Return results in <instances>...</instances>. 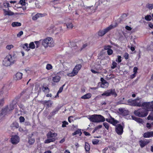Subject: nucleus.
I'll use <instances>...</instances> for the list:
<instances>
[{"label":"nucleus","mask_w":153,"mask_h":153,"mask_svg":"<svg viewBox=\"0 0 153 153\" xmlns=\"http://www.w3.org/2000/svg\"><path fill=\"white\" fill-rule=\"evenodd\" d=\"M146 102H143L141 100H140V98H138L136 100H128L127 101V103L125 104L134 106H141L143 109H145V106L147 104Z\"/></svg>","instance_id":"f257e3e1"},{"label":"nucleus","mask_w":153,"mask_h":153,"mask_svg":"<svg viewBox=\"0 0 153 153\" xmlns=\"http://www.w3.org/2000/svg\"><path fill=\"white\" fill-rule=\"evenodd\" d=\"M40 41H42V45L45 48L48 47H53L54 45L53 39L51 37L46 38L42 40H40Z\"/></svg>","instance_id":"f03ea898"},{"label":"nucleus","mask_w":153,"mask_h":153,"mask_svg":"<svg viewBox=\"0 0 153 153\" xmlns=\"http://www.w3.org/2000/svg\"><path fill=\"white\" fill-rule=\"evenodd\" d=\"M88 119L90 121L95 123L103 122L105 120L104 117L100 115H92L89 117Z\"/></svg>","instance_id":"7ed1b4c3"},{"label":"nucleus","mask_w":153,"mask_h":153,"mask_svg":"<svg viewBox=\"0 0 153 153\" xmlns=\"http://www.w3.org/2000/svg\"><path fill=\"white\" fill-rule=\"evenodd\" d=\"M16 59L14 56L10 55H7L3 61V64L6 66H7L14 63Z\"/></svg>","instance_id":"20e7f679"},{"label":"nucleus","mask_w":153,"mask_h":153,"mask_svg":"<svg viewBox=\"0 0 153 153\" xmlns=\"http://www.w3.org/2000/svg\"><path fill=\"white\" fill-rule=\"evenodd\" d=\"M138 110L135 111L134 113L137 116L140 117H143L146 116L148 114V111L146 109Z\"/></svg>","instance_id":"39448f33"},{"label":"nucleus","mask_w":153,"mask_h":153,"mask_svg":"<svg viewBox=\"0 0 153 153\" xmlns=\"http://www.w3.org/2000/svg\"><path fill=\"white\" fill-rule=\"evenodd\" d=\"M82 66L80 64L76 65L73 69V71L71 73L68 74L67 75L69 76H73L76 75Z\"/></svg>","instance_id":"423d86ee"},{"label":"nucleus","mask_w":153,"mask_h":153,"mask_svg":"<svg viewBox=\"0 0 153 153\" xmlns=\"http://www.w3.org/2000/svg\"><path fill=\"white\" fill-rule=\"evenodd\" d=\"M111 95L114 96L115 97H116L117 96V94L116 92L114 89H111L107 90L102 94V96H105L106 97L110 96Z\"/></svg>","instance_id":"0eeeda50"},{"label":"nucleus","mask_w":153,"mask_h":153,"mask_svg":"<svg viewBox=\"0 0 153 153\" xmlns=\"http://www.w3.org/2000/svg\"><path fill=\"white\" fill-rule=\"evenodd\" d=\"M113 28V26L110 25L105 29L100 30L98 32V35L99 36H102Z\"/></svg>","instance_id":"6e6552de"},{"label":"nucleus","mask_w":153,"mask_h":153,"mask_svg":"<svg viewBox=\"0 0 153 153\" xmlns=\"http://www.w3.org/2000/svg\"><path fill=\"white\" fill-rule=\"evenodd\" d=\"M123 127L121 124H119L116 126L115 131L119 135H121L123 132Z\"/></svg>","instance_id":"1a4fd4ad"},{"label":"nucleus","mask_w":153,"mask_h":153,"mask_svg":"<svg viewBox=\"0 0 153 153\" xmlns=\"http://www.w3.org/2000/svg\"><path fill=\"white\" fill-rule=\"evenodd\" d=\"M147 104L145 106V109L148 111H153V101L151 102H146Z\"/></svg>","instance_id":"9d476101"},{"label":"nucleus","mask_w":153,"mask_h":153,"mask_svg":"<svg viewBox=\"0 0 153 153\" xmlns=\"http://www.w3.org/2000/svg\"><path fill=\"white\" fill-rule=\"evenodd\" d=\"M19 141V137L17 135L13 136L11 138V143L13 144H16Z\"/></svg>","instance_id":"9b49d317"},{"label":"nucleus","mask_w":153,"mask_h":153,"mask_svg":"<svg viewBox=\"0 0 153 153\" xmlns=\"http://www.w3.org/2000/svg\"><path fill=\"white\" fill-rule=\"evenodd\" d=\"M41 102L44 105H46L47 107H51L53 104V102L51 100H44L42 101Z\"/></svg>","instance_id":"f8f14e48"},{"label":"nucleus","mask_w":153,"mask_h":153,"mask_svg":"<svg viewBox=\"0 0 153 153\" xmlns=\"http://www.w3.org/2000/svg\"><path fill=\"white\" fill-rule=\"evenodd\" d=\"M150 142L149 140H140L139 141V144L141 148H142L147 145Z\"/></svg>","instance_id":"ddd939ff"},{"label":"nucleus","mask_w":153,"mask_h":153,"mask_svg":"<svg viewBox=\"0 0 153 153\" xmlns=\"http://www.w3.org/2000/svg\"><path fill=\"white\" fill-rule=\"evenodd\" d=\"M119 113L123 115H126L128 114V111L124 108H119Z\"/></svg>","instance_id":"4468645a"},{"label":"nucleus","mask_w":153,"mask_h":153,"mask_svg":"<svg viewBox=\"0 0 153 153\" xmlns=\"http://www.w3.org/2000/svg\"><path fill=\"white\" fill-rule=\"evenodd\" d=\"M57 136V134L55 133H53L51 131L49 132L47 134L48 138H53L56 137Z\"/></svg>","instance_id":"2eb2a0df"},{"label":"nucleus","mask_w":153,"mask_h":153,"mask_svg":"<svg viewBox=\"0 0 153 153\" xmlns=\"http://www.w3.org/2000/svg\"><path fill=\"white\" fill-rule=\"evenodd\" d=\"M143 137L145 138H149L153 137V131L147 132L145 133Z\"/></svg>","instance_id":"dca6fc26"},{"label":"nucleus","mask_w":153,"mask_h":153,"mask_svg":"<svg viewBox=\"0 0 153 153\" xmlns=\"http://www.w3.org/2000/svg\"><path fill=\"white\" fill-rule=\"evenodd\" d=\"M23 74L22 73L19 72H17L15 75L14 78L16 80H19L21 79L22 77Z\"/></svg>","instance_id":"f3484780"},{"label":"nucleus","mask_w":153,"mask_h":153,"mask_svg":"<svg viewBox=\"0 0 153 153\" xmlns=\"http://www.w3.org/2000/svg\"><path fill=\"white\" fill-rule=\"evenodd\" d=\"M44 16H45L44 14L38 13L33 17L32 19L34 20H36L39 18L40 17H42Z\"/></svg>","instance_id":"a211bd4d"},{"label":"nucleus","mask_w":153,"mask_h":153,"mask_svg":"<svg viewBox=\"0 0 153 153\" xmlns=\"http://www.w3.org/2000/svg\"><path fill=\"white\" fill-rule=\"evenodd\" d=\"M3 10L4 12V15L5 16H12L14 15V13L10 10H6L5 9H3Z\"/></svg>","instance_id":"6ab92c4d"},{"label":"nucleus","mask_w":153,"mask_h":153,"mask_svg":"<svg viewBox=\"0 0 153 153\" xmlns=\"http://www.w3.org/2000/svg\"><path fill=\"white\" fill-rule=\"evenodd\" d=\"M43 91L46 93H48L50 91L49 89L46 86L45 84H43L42 86Z\"/></svg>","instance_id":"aec40b11"},{"label":"nucleus","mask_w":153,"mask_h":153,"mask_svg":"<svg viewBox=\"0 0 153 153\" xmlns=\"http://www.w3.org/2000/svg\"><path fill=\"white\" fill-rule=\"evenodd\" d=\"M108 86V83L106 81H104V82L102 83L100 85L101 87L103 88H107Z\"/></svg>","instance_id":"412c9836"},{"label":"nucleus","mask_w":153,"mask_h":153,"mask_svg":"<svg viewBox=\"0 0 153 153\" xmlns=\"http://www.w3.org/2000/svg\"><path fill=\"white\" fill-rule=\"evenodd\" d=\"M60 79V77L59 76H56L53 77L52 80L54 82H58Z\"/></svg>","instance_id":"4be33fe9"},{"label":"nucleus","mask_w":153,"mask_h":153,"mask_svg":"<svg viewBox=\"0 0 153 153\" xmlns=\"http://www.w3.org/2000/svg\"><path fill=\"white\" fill-rule=\"evenodd\" d=\"M91 97V93H89L81 97V98L82 99H88Z\"/></svg>","instance_id":"5701e85b"},{"label":"nucleus","mask_w":153,"mask_h":153,"mask_svg":"<svg viewBox=\"0 0 153 153\" xmlns=\"http://www.w3.org/2000/svg\"><path fill=\"white\" fill-rule=\"evenodd\" d=\"M22 24L21 23L18 22H14L12 23V26L13 27H19Z\"/></svg>","instance_id":"b1692460"},{"label":"nucleus","mask_w":153,"mask_h":153,"mask_svg":"<svg viewBox=\"0 0 153 153\" xmlns=\"http://www.w3.org/2000/svg\"><path fill=\"white\" fill-rule=\"evenodd\" d=\"M23 49L26 51H28L30 50L29 45L27 43H25L23 45Z\"/></svg>","instance_id":"393cba45"},{"label":"nucleus","mask_w":153,"mask_h":153,"mask_svg":"<svg viewBox=\"0 0 153 153\" xmlns=\"http://www.w3.org/2000/svg\"><path fill=\"white\" fill-rule=\"evenodd\" d=\"M48 139L45 140V143H48L51 142H53L55 141V139L54 138H48Z\"/></svg>","instance_id":"a878e982"},{"label":"nucleus","mask_w":153,"mask_h":153,"mask_svg":"<svg viewBox=\"0 0 153 153\" xmlns=\"http://www.w3.org/2000/svg\"><path fill=\"white\" fill-rule=\"evenodd\" d=\"M131 118L133 120H134L139 123H141L143 121L142 119L133 116H132Z\"/></svg>","instance_id":"bb28decb"},{"label":"nucleus","mask_w":153,"mask_h":153,"mask_svg":"<svg viewBox=\"0 0 153 153\" xmlns=\"http://www.w3.org/2000/svg\"><path fill=\"white\" fill-rule=\"evenodd\" d=\"M111 121V123L114 126H116V125L118 123H119V122L118 121L115 120V119L113 117L112 118Z\"/></svg>","instance_id":"cd10ccee"},{"label":"nucleus","mask_w":153,"mask_h":153,"mask_svg":"<svg viewBox=\"0 0 153 153\" xmlns=\"http://www.w3.org/2000/svg\"><path fill=\"white\" fill-rule=\"evenodd\" d=\"M65 25L67 26V28L69 29H72L73 27V25L71 23H68L66 24Z\"/></svg>","instance_id":"c85d7f7f"},{"label":"nucleus","mask_w":153,"mask_h":153,"mask_svg":"<svg viewBox=\"0 0 153 153\" xmlns=\"http://www.w3.org/2000/svg\"><path fill=\"white\" fill-rule=\"evenodd\" d=\"M85 148L86 151H88L90 150V146L88 143H85Z\"/></svg>","instance_id":"c756f323"},{"label":"nucleus","mask_w":153,"mask_h":153,"mask_svg":"<svg viewBox=\"0 0 153 153\" xmlns=\"http://www.w3.org/2000/svg\"><path fill=\"white\" fill-rule=\"evenodd\" d=\"M82 134V132L80 130H78L75 132L72 133V135L74 136L77 134H80V135Z\"/></svg>","instance_id":"7c9ffc66"},{"label":"nucleus","mask_w":153,"mask_h":153,"mask_svg":"<svg viewBox=\"0 0 153 153\" xmlns=\"http://www.w3.org/2000/svg\"><path fill=\"white\" fill-rule=\"evenodd\" d=\"M147 119L148 120H153V112H152L149 114L147 117Z\"/></svg>","instance_id":"2f4dec72"},{"label":"nucleus","mask_w":153,"mask_h":153,"mask_svg":"<svg viewBox=\"0 0 153 153\" xmlns=\"http://www.w3.org/2000/svg\"><path fill=\"white\" fill-rule=\"evenodd\" d=\"M35 139L34 138H29L28 143L30 144H32L34 143Z\"/></svg>","instance_id":"473e14b6"},{"label":"nucleus","mask_w":153,"mask_h":153,"mask_svg":"<svg viewBox=\"0 0 153 153\" xmlns=\"http://www.w3.org/2000/svg\"><path fill=\"white\" fill-rule=\"evenodd\" d=\"M60 109V108L59 107H56L53 111L51 113L52 114L54 115Z\"/></svg>","instance_id":"72a5a7b5"},{"label":"nucleus","mask_w":153,"mask_h":153,"mask_svg":"<svg viewBox=\"0 0 153 153\" xmlns=\"http://www.w3.org/2000/svg\"><path fill=\"white\" fill-rule=\"evenodd\" d=\"M145 19L148 21H149L151 20L152 17L150 15H147L145 16Z\"/></svg>","instance_id":"f704fd0d"},{"label":"nucleus","mask_w":153,"mask_h":153,"mask_svg":"<svg viewBox=\"0 0 153 153\" xmlns=\"http://www.w3.org/2000/svg\"><path fill=\"white\" fill-rule=\"evenodd\" d=\"M103 125L104 126L105 128L107 130H108L109 129V124L108 123H107L106 122H104L103 123Z\"/></svg>","instance_id":"c9c22d12"},{"label":"nucleus","mask_w":153,"mask_h":153,"mask_svg":"<svg viewBox=\"0 0 153 153\" xmlns=\"http://www.w3.org/2000/svg\"><path fill=\"white\" fill-rule=\"evenodd\" d=\"M13 46L12 45H8L6 46V48L8 50H10L13 48Z\"/></svg>","instance_id":"e433bc0d"},{"label":"nucleus","mask_w":153,"mask_h":153,"mask_svg":"<svg viewBox=\"0 0 153 153\" xmlns=\"http://www.w3.org/2000/svg\"><path fill=\"white\" fill-rule=\"evenodd\" d=\"M99 142L98 139H94L92 140V143L93 144L97 145L98 144Z\"/></svg>","instance_id":"4c0bfd02"},{"label":"nucleus","mask_w":153,"mask_h":153,"mask_svg":"<svg viewBox=\"0 0 153 153\" xmlns=\"http://www.w3.org/2000/svg\"><path fill=\"white\" fill-rule=\"evenodd\" d=\"M29 46L30 49V48L32 49H34L35 47V45L33 42H31L29 44Z\"/></svg>","instance_id":"58836bf2"},{"label":"nucleus","mask_w":153,"mask_h":153,"mask_svg":"<svg viewBox=\"0 0 153 153\" xmlns=\"http://www.w3.org/2000/svg\"><path fill=\"white\" fill-rule=\"evenodd\" d=\"M3 5L4 7H10L9 3L7 2H4L3 4Z\"/></svg>","instance_id":"ea45409f"},{"label":"nucleus","mask_w":153,"mask_h":153,"mask_svg":"<svg viewBox=\"0 0 153 153\" xmlns=\"http://www.w3.org/2000/svg\"><path fill=\"white\" fill-rule=\"evenodd\" d=\"M46 68L48 70H49L52 68V66L51 64H48L46 65Z\"/></svg>","instance_id":"a19ab883"},{"label":"nucleus","mask_w":153,"mask_h":153,"mask_svg":"<svg viewBox=\"0 0 153 153\" xmlns=\"http://www.w3.org/2000/svg\"><path fill=\"white\" fill-rule=\"evenodd\" d=\"M88 46V44L87 43H85L84 44L82 47H81L80 50V51H82L85 48Z\"/></svg>","instance_id":"79ce46f5"},{"label":"nucleus","mask_w":153,"mask_h":153,"mask_svg":"<svg viewBox=\"0 0 153 153\" xmlns=\"http://www.w3.org/2000/svg\"><path fill=\"white\" fill-rule=\"evenodd\" d=\"M107 52L108 55H111L112 54L113 51L112 49H108V50H107Z\"/></svg>","instance_id":"37998d69"},{"label":"nucleus","mask_w":153,"mask_h":153,"mask_svg":"<svg viewBox=\"0 0 153 153\" xmlns=\"http://www.w3.org/2000/svg\"><path fill=\"white\" fill-rule=\"evenodd\" d=\"M147 7L149 9H153V4H148L147 5Z\"/></svg>","instance_id":"c03bdc74"},{"label":"nucleus","mask_w":153,"mask_h":153,"mask_svg":"<svg viewBox=\"0 0 153 153\" xmlns=\"http://www.w3.org/2000/svg\"><path fill=\"white\" fill-rule=\"evenodd\" d=\"M117 65V63L115 62H112V66L111 67L112 69H114L116 67Z\"/></svg>","instance_id":"a18cd8bd"},{"label":"nucleus","mask_w":153,"mask_h":153,"mask_svg":"<svg viewBox=\"0 0 153 153\" xmlns=\"http://www.w3.org/2000/svg\"><path fill=\"white\" fill-rule=\"evenodd\" d=\"M68 122L65 121H64L62 122V127H66V125H68Z\"/></svg>","instance_id":"49530a36"},{"label":"nucleus","mask_w":153,"mask_h":153,"mask_svg":"<svg viewBox=\"0 0 153 153\" xmlns=\"http://www.w3.org/2000/svg\"><path fill=\"white\" fill-rule=\"evenodd\" d=\"M19 120L20 122H23L25 121V119L24 117L20 116L19 117Z\"/></svg>","instance_id":"de8ad7c7"},{"label":"nucleus","mask_w":153,"mask_h":153,"mask_svg":"<svg viewBox=\"0 0 153 153\" xmlns=\"http://www.w3.org/2000/svg\"><path fill=\"white\" fill-rule=\"evenodd\" d=\"M152 125L153 126V122L151 124L147 123L146 124V126L148 128H150L151 127Z\"/></svg>","instance_id":"09e8293b"},{"label":"nucleus","mask_w":153,"mask_h":153,"mask_svg":"<svg viewBox=\"0 0 153 153\" xmlns=\"http://www.w3.org/2000/svg\"><path fill=\"white\" fill-rule=\"evenodd\" d=\"M111 48V46L110 45H107V46H105L104 47V49L105 50H108V49H110V48Z\"/></svg>","instance_id":"8fccbe9b"},{"label":"nucleus","mask_w":153,"mask_h":153,"mask_svg":"<svg viewBox=\"0 0 153 153\" xmlns=\"http://www.w3.org/2000/svg\"><path fill=\"white\" fill-rule=\"evenodd\" d=\"M121 56H118L117 59L116 60L117 62H121Z\"/></svg>","instance_id":"3c124183"},{"label":"nucleus","mask_w":153,"mask_h":153,"mask_svg":"<svg viewBox=\"0 0 153 153\" xmlns=\"http://www.w3.org/2000/svg\"><path fill=\"white\" fill-rule=\"evenodd\" d=\"M64 86V85H63L62 87H61L59 88V90L57 93V95H58V94L59 93H60L62 92V91L63 90V87Z\"/></svg>","instance_id":"603ef678"},{"label":"nucleus","mask_w":153,"mask_h":153,"mask_svg":"<svg viewBox=\"0 0 153 153\" xmlns=\"http://www.w3.org/2000/svg\"><path fill=\"white\" fill-rule=\"evenodd\" d=\"M39 41H35V43L36 45V48H38L39 47L40 43H39ZM41 42L42 41H41Z\"/></svg>","instance_id":"864d4df0"},{"label":"nucleus","mask_w":153,"mask_h":153,"mask_svg":"<svg viewBox=\"0 0 153 153\" xmlns=\"http://www.w3.org/2000/svg\"><path fill=\"white\" fill-rule=\"evenodd\" d=\"M128 54L127 53H126L124 54V56L126 59H127L128 57Z\"/></svg>","instance_id":"5fc2aeb1"},{"label":"nucleus","mask_w":153,"mask_h":153,"mask_svg":"<svg viewBox=\"0 0 153 153\" xmlns=\"http://www.w3.org/2000/svg\"><path fill=\"white\" fill-rule=\"evenodd\" d=\"M23 33V32L22 31H20L19 32V33L17 34V36L18 37H20L21 36Z\"/></svg>","instance_id":"6e6d98bb"},{"label":"nucleus","mask_w":153,"mask_h":153,"mask_svg":"<svg viewBox=\"0 0 153 153\" xmlns=\"http://www.w3.org/2000/svg\"><path fill=\"white\" fill-rule=\"evenodd\" d=\"M19 3L23 5H25V0H20Z\"/></svg>","instance_id":"4d7b16f0"},{"label":"nucleus","mask_w":153,"mask_h":153,"mask_svg":"<svg viewBox=\"0 0 153 153\" xmlns=\"http://www.w3.org/2000/svg\"><path fill=\"white\" fill-rule=\"evenodd\" d=\"M138 68L137 67H134L133 68V72L134 73L137 74Z\"/></svg>","instance_id":"13d9d810"},{"label":"nucleus","mask_w":153,"mask_h":153,"mask_svg":"<svg viewBox=\"0 0 153 153\" xmlns=\"http://www.w3.org/2000/svg\"><path fill=\"white\" fill-rule=\"evenodd\" d=\"M125 28L127 30L129 31L131 30L132 29L131 28L128 26H126Z\"/></svg>","instance_id":"bf43d9fd"},{"label":"nucleus","mask_w":153,"mask_h":153,"mask_svg":"<svg viewBox=\"0 0 153 153\" xmlns=\"http://www.w3.org/2000/svg\"><path fill=\"white\" fill-rule=\"evenodd\" d=\"M112 117H111L110 119H106V120L107 122H108V123H111V120H112Z\"/></svg>","instance_id":"052dcab7"},{"label":"nucleus","mask_w":153,"mask_h":153,"mask_svg":"<svg viewBox=\"0 0 153 153\" xmlns=\"http://www.w3.org/2000/svg\"><path fill=\"white\" fill-rule=\"evenodd\" d=\"M4 102V100L3 99L0 100V106L2 105Z\"/></svg>","instance_id":"680f3d73"},{"label":"nucleus","mask_w":153,"mask_h":153,"mask_svg":"<svg viewBox=\"0 0 153 153\" xmlns=\"http://www.w3.org/2000/svg\"><path fill=\"white\" fill-rule=\"evenodd\" d=\"M73 117L72 116H71L69 117L68 118V120L69 122L71 123V121H73V120L71 119V118H73Z\"/></svg>","instance_id":"e2e57ef3"},{"label":"nucleus","mask_w":153,"mask_h":153,"mask_svg":"<svg viewBox=\"0 0 153 153\" xmlns=\"http://www.w3.org/2000/svg\"><path fill=\"white\" fill-rule=\"evenodd\" d=\"M84 133L86 136H89L90 135V134L89 133L86 131L84 132Z\"/></svg>","instance_id":"0e129e2a"},{"label":"nucleus","mask_w":153,"mask_h":153,"mask_svg":"<svg viewBox=\"0 0 153 153\" xmlns=\"http://www.w3.org/2000/svg\"><path fill=\"white\" fill-rule=\"evenodd\" d=\"M136 74L134 73V74L131 75V78L133 79L134 78Z\"/></svg>","instance_id":"69168bd1"},{"label":"nucleus","mask_w":153,"mask_h":153,"mask_svg":"<svg viewBox=\"0 0 153 153\" xmlns=\"http://www.w3.org/2000/svg\"><path fill=\"white\" fill-rule=\"evenodd\" d=\"M65 141V139L64 138H63L62 140H61L59 142L60 143H63Z\"/></svg>","instance_id":"338daca9"},{"label":"nucleus","mask_w":153,"mask_h":153,"mask_svg":"<svg viewBox=\"0 0 153 153\" xmlns=\"http://www.w3.org/2000/svg\"><path fill=\"white\" fill-rule=\"evenodd\" d=\"M149 26L151 28H153V25L152 23H149Z\"/></svg>","instance_id":"774afa93"}]
</instances>
